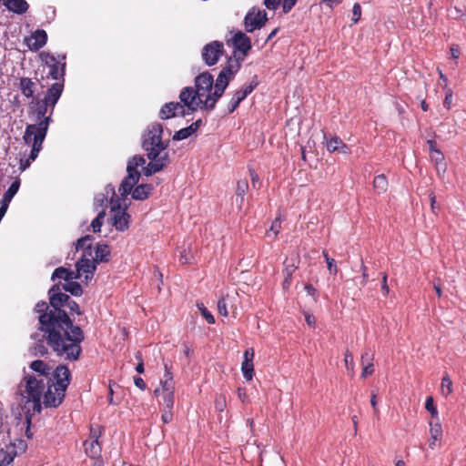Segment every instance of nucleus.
<instances>
[{
    "instance_id": "f257e3e1",
    "label": "nucleus",
    "mask_w": 466,
    "mask_h": 466,
    "mask_svg": "<svg viewBox=\"0 0 466 466\" xmlns=\"http://www.w3.org/2000/svg\"><path fill=\"white\" fill-rule=\"evenodd\" d=\"M30 369L36 374L25 375L21 381V387H25L21 407L28 426L33 416L41 412V398L46 408L58 407L71 380V372L66 365L60 364L53 370L44 360H36L30 363Z\"/></svg>"
},
{
    "instance_id": "f03ea898",
    "label": "nucleus",
    "mask_w": 466,
    "mask_h": 466,
    "mask_svg": "<svg viewBox=\"0 0 466 466\" xmlns=\"http://www.w3.org/2000/svg\"><path fill=\"white\" fill-rule=\"evenodd\" d=\"M35 311L39 314L38 329L53 352L65 360H78L85 339L81 327L74 324L65 309H58L46 301L37 302Z\"/></svg>"
},
{
    "instance_id": "7ed1b4c3",
    "label": "nucleus",
    "mask_w": 466,
    "mask_h": 466,
    "mask_svg": "<svg viewBox=\"0 0 466 466\" xmlns=\"http://www.w3.org/2000/svg\"><path fill=\"white\" fill-rule=\"evenodd\" d=\"M240 69L238 59L228 58L226 66L219 72L216 82L208 72L199 74L195 78V86H186L179 94V99L185 103L188 113L198 109L212 110L218 100L223 96L229 81Z\"/></svg>"
},
{
    "instance_id": "20e7f679",
    "label": "nucleus",
    "mask_w": 466,
    "mask_h": 466,
    "mask_svg": "<svg viewBox=\"0 0 466 466\" xmlns=\"http://www.w3.org/2000/svg\"><path fill=\"white\" fill-rule=\"evenodd\" d=\"M64 90L61 82L54 83L43 98H33L28 104L29 116H35V124H28L25 127L23 139L25 144H31L34 140L33 155L37 152L40 144L44 143L50 123L53 121L54 108Z\"/></svg>"
},
{
    "instance_id": "39448f33",
    "label": "nucleus",
    "mask_w": 466,
    "mask_h": 466,
    "mask_svg": "<svg viewBox=\"0 0 466 466\" xmlns=\"http://www.w3.org/2000/svg\"><path fill=\"white\" fill-rule=\"evenodd\" d=\"M150 162L145 166L146 159L140 155H136L130 158L127 165V176L122 180L118 191L122 197L130 194L134 186L138 182L141 173L138 167H142V172L146 177L152 176L167 167L170 163V158L164 157L149 159Z\"/></svg>"
},
{
    "instance_id": "423d86ee",
    "label": "nucleus",
    "mask_w": 466,
    "mask_h": 466,
    "mask_svg": "<svg viewBox=\"0 0 466 466\" xmlns=\"http://www.w3.org/2000/svg\"><path fill=\"white\" fill-rule=\"evenodd\" d=\"M163 126L157 122L149 125L144 132L142 137V147L147 152L148 159H154L156 157L160 158L165 156L166 158H169L167 151L169 140L163 139Z\"/></svg>"
},
{
    "instance_id": "0eeeda50",
    "label": "nucleus",
    "mask_w": 466,
    "mask_h": 466,
    "mask_svg": "<svg viewBox=\"0 0 466 466\" xmlns=\"http://www.w3.org/2000/svg\"><path fill=\"white\" fill-rule=\"evenodd\" d=\"M106 193L111 194L109 200L110 208L113 215V226L119 231H124L129 227L130 216L127 213L126 208L121 209L120 199L116 197L115 187L108 185L105 188Z\"/></svg>"
},
{
    "instance_id": "6e6552de",
    "label": "nucleus",
    "mask_w": 466,
    "mask_h": 466,
    "mask_svg": "<svg viewBox=\"0 0 466 466\" xmlns=\"http://www.w3.org/2000/svg\"><path fill=\"white\" fill-rule=\"evenodd\" d=\"M41 61L49 68L48 76L56 82H65V72H66V56H55L49 52H41L39 54Z\"/></svg>"
},
{
    "instance_id": "1a4fd4ad",
    "label": "nucleus",
    "mask_w": 466,
    "mask_h": 466,
    "mask_svg": "<svg viewBox=\"0 0 466 466\" xmlns=\"http://www.w3.org/2000/svg\"><path fill=\"white\" fill-rule=\"evenodd\" d=\"M50 304L52 307H57L58 309L67 308L71 313L82 315L78 304L73 300L67 294L61 292L59 284L53 285L48 290Z\"/></svg>"
},
{
    "instance_id": "9d476101",
    "label": "nucleus",
    "mask_w": 466,
    "mask_h": 466,
    "mask_svg": "<svg viewBox=\"0 0 466 466\" xmlns=\"http://www.w3.org/2000/svg\"><path fill=\"white\" fill-rule=\"evenodd\" d=\"M227 44L234 48V57L230 58L238 59L240 63L252 47L250 38L241 31L236 32Z\"/></svg>"
},
{
    "instance_id": "9b49d317",
    "label": "nucleus",
    "mask_w": 466,
    "mask_h": 466,
    "mask_svg": "<svg viewBox=\"0 0 466 466\" xmlns=\"http://www.w3.org/2000/svg\"><path fill=\"white\" fill-rule=\"evenodd\" d=\"M224 45L220 41H212L202 49V58L207 66L216 65L224 54Z\"/></svg>"
},
{
    "instance_id": "f8f14e48",
    "label": "nucleus",
    "mask_w": 466,
    "mask_h": 466,
    "mask_svg": "<svg viewBox=\"0 0 466 466\" xmlns=\"http://www.w3.org/2000/svg\"><path fill=\"white\" fill-rule=\"evenodd\" d=\"M258 86V81L255 76L252 81L239 90H237L232 96L228 104V113H233L239 106V104Z\"/></svg>"
},
{
    "instance_id": "ddd939ff",
    "label": "nucleus",
    "mask_w": 466,
    "mask_h": 466,
    "mask_svg": "<svg viewBox=\"0 0 466 466\" xmlns=\"http://www.w3.org/2000/svg\"><path fill=\"white\" fill-rule=\"evenodd\" d=\"M187 106L185 103L169 102L163 105L159 111V117L163 120L169 119L176 116H185L188 115Z\"/></svg>"
},
{
    "instance_id": "4468645a",
    "label": "nucleus",
    "mask_w": 466,
    "mask_h": 466,
    "mask_svg": "<svg viewBox=\"0 0 466 466\" xmlns=\"http://www.w3.org/2000/svg\"><path fill=\"white\" fill-rule=\"evenodd\" d=\"M267 13L265 11H250L244 18L245 30L248 33L263 27L267 22Z\"/></svg>"
},
{
    "instance_id": "2eb2a0df",
    "label": "nucleus",
    "mask_w": 466,
    "mask_h": 466,
    "mask_svg": "<svg viewBox=\"0 0 466 466\" xmlns=\"http://www.w3.org/2000/svg\"><path fill=\"white\" fill-rule=\"evenodd\" d=\"M96 264L97 263L93 259V255L91 257H85L82 255L81 258L76 264V276L80 278L83 274H85L86 280L91 279L96 269Z\"/></svg>"
},
{
    "instance_id": "dca6fc26",
    "label": "nucleus",
    "mask_w": 466,
    "mask_h": 466,
    "mask_svg": "<svg viewBox=\"0 0 466 466\" xmlns=\"http://www.w3.org/2000/svg\"><path fill=\"white\" fill-rule=\"evenodd\" d=\"M254 355L255 353L252 348L246 350L244 352V360L241 364V370L244 378L247 380H251L254 376Z\"/></svg>"
},
{
    "instance_id": "f3484780",
    "label": "nucleus",
    "mask_w": 466,
    "mask_h": 466,
    "mask_svg": "<svg viewBox=\"0 0 466 466\" xmlns=\"http://www.w3.org/2000/svg\"><path fill=\"white\" fill-rule=\"evenodd\" d=\"M47 42V34L44 29H36L27 39V46L31 51H38Z\"/></svg>"
},
{
    "instance_id": "a211bd4d",
    "label": "nucleus",
    "mask_w": 466,
    "mask_h": 466,
    "mask_svg": "<svg viewBox=\"0 0 466 466\" xmlns=\"http://www.w3.org/2000/svg\"><path fill=\"white\" fill-rule=\"evenodd\" d=\"M374 354L369 350L362 352L360 357V363L362 366L361 378L366 379L367 377L374 373Z\"/></svg>"
},
{
    "instance_id": "6ab92c4d",
    "label": "nucleus",
    "mask_w": 466,
    "mask_h": 466,
    "mask_svg": "<svg viewBox=\"0 0 466 466\" xmlns=\"http://www.w3.org/2000/svg\"><path fill=\"white\" fill-rule=\"evenodd\" d=\"M84 451L90 459L96 460L101 458L102 444L100 441L86 440L83 442Z\"/></svg>"
},
{
    "instance_id": "aec40b11",
    "label": "nucleus",
    "mask_w": 466,
    "mask_h": 466,
    "mask_svg": "<svg viewBox=\"0 0 466 466\" xmlns=\"http://www.w3.org/2000/svg\"><path fill=\"white\" fill-rule=\"evenodd\" d=\"M165 373L163 379L160 381L161 393L174 392L175 382L173 380V374L171 372V365L167 362L164 363Z\"/></svg>"
},
{
    "instance_id": "412c9836",
    "label": "nucleus",
    "mask_w": 466,
    "mask_h": 466,
    "mask_svg": "<svg viewBox=\"0 0 466 466\" xmlns=\"http://www.w3.org/2000/svg\"><path fill=\"white\" fill-rule=\"evenodd\" d=\"M2 2L8 11L16 15H24L29 9V5L25 0H2Z\"/></svg>"
},
{
    "instance_id": "4be33fe9",
    "label": "nucleus",
    "mask_w": 466,
    "mask_h": 466,
    "mask_svg": "<svg viewBox=\"0 0 466 466\" xmlns=\"http://www.w3.org/2000/svg\"><path fill=\"white\" fill-rule=\"evenodd\" d=\"M19 88L22 95L26 98H31V100L35 97V92L36 88V83L34 82L29 77H21L19 81Z\"/></svg>"
},
{
    "instance_id": "5701e85b",
    "label": "nucleus",
    "mask_w": 466,
    "mask_h": 466,
    "mask_svg": "<svg viewBox=\"0 0 466 466\" xmlns=\"http://www.w3.org/2000/svg\"><path fill=\"white\" fill-rule=\"evenodd\" d=\"M430 435L429 447L433 450L436 447V442L442 438V427L439 420L430 422Z\"/></svg>"
},
{
    "instance_id": "b1692460",
    "label": "nucleus",
    "mask_w": 466,
    "mask_h": 466,
    "mask_svg": "<svg viewBox=\"0 0 466 466\" xmlns=\"http://www.w3.org/2000/svg\"><path fill=\"white\" fill-rule=\"evenodd\" d=\"M94 238L90 235H86L77 239L76 243V250H83V254L85 257H91L93 254L92 251V244Z\"/></svg>"
},
{
    "instance_id": "393cba45",
    "label": "nucleus",
    "mask_w": 466,
    "mask_h": 466,
    "mask_svg": "<svg viewBox=\"0 0 466 466\" xmlns=\"http://www.w3.org/2000/svg\"><path fill=\"white\" fill-rule=\"evenodd\" d=\"M153 190L151 184H140L137 185L134 189L132 188V198L136 200H145L148 198Z\"/></svg>"
},
{
    "instance_id": "a878e982",
    "label": "nucleus",
    "mask_w": 466,
    "mask_h": 466,
    "mask_svg": "<svg viewBox=\"0 0 466 466\" xmlns=\"http://www.w3.org/2000/svg\"><path fill=\"white\" fill-rule=\"evenodd\" d=\"M110 248L106 244H97L95 248V256L93 259L96 262H107L110 257Z\"/></svg>"
},
{
    "instance_id": "bb28decb",
    "label": "nucleus",
    "mask_w": 466,
    "mask_h": 466,
    "mask_svg": "<svg viewBox=\"0 0 466 466\" xmlns=\"http://www.w3.org/2000/svg\"><path fill=\"white\" fill-rule=\"evenodd\" d=\"M16 452L14 447H5L0 449V466L9 465L15 459Z\"/></svg>"
},
{
    "instance_id": "cd10ccee",
    "label": "nucleus",
    "mask_w": 466,
    "mask_h": 466,
    "mask_svg": "<svg viewBox=\"0 0 466 466\" xmlns=\"http://www.w3.org/2000/svg\"><path fill=\"white\" fill-rule=\"evenodd\" d=\"M51 279L53 280H55L56 279H61L66 281H69L74 279H77V276H76V273L74 271L67 269L64 267H59L54 270Z\"/></svg>"
},
{
    "instance_id": "c85d7f7f",
    "label": "nucleus",
    "mask_w": 466,
    "mask_h": 466,
    "mask_svg": "<svg viewBox=\"0 0 466 466\" xmlns=\"http://www.w3.org/2000/svg\"><path fill=\"white\" fill-rule=\"evenodd\" d=\"M61 287V291L65 290L71 293L73 296H81L83 289L78 282L69 280L66 283H58Z\"/></svg>"
},
{
    "instance_id": "c756f323",
    "label": "nucleus",
    "mask_w": 466,
    "mask_h": 466,
    "mask_svg": "<svg viewBox=\"0 0 466 466\" xmlns=\"http://www.w3.org/2000/svg\"><path fill=\"white\" fill-rule=\"evenodd\" d=\"M285 268L282 270L284 280L282 283L284 289H289L291 285L292 275L295 272L297 267L294 264L287 265L286 261L284 262Z\"/></svg>"
},
{
    "instance_id": "7c9ffc66",
    "label": "nucleus",
    "mask_w": 466,
    "mask_h": 466,
    "mask_svg": "<svg viewBox=\"0 0 466 466\" xmlns=\"http://www.w3.org/2000/svg\"><path fill=\"white\" fill-rule=\"evenodd\" d=\"M20 183H21L20 178L16 177L15 179V181L10 185L8 189L4 193V196H3V198H2L3 200H5V202H8V203L11 202V200L13 199L15 195L19 190Z\"/></svg>"
},
{
    "instance_id": "2f4dec72",
    "label": "nucleus",
    "mask_w": 466,
    "mask_h": 466,
    "mask_svg": "<svg viewBox=\"0 0 466 466\" xmlns=\"http://www.w3.org/2000/svg\"><path fill=\"white\" fill-rule=\"evenodd\" d=\"M248 190V182L246 178L239 179L237 181L236 186V196L237 199L239 198V205L241 206L244 202V196Z\"/></svg>"
},
{
    "instance_id": "473e14b6",
    "label": "nucleus",
    "mask_w": 466,
    "mask_h": 466,
    "mask_svg": "<svg viewBox=\"0 0 466 466\" xmlns=\"http://www.w3.org/2000/svg\"><path fill=\"white\" fill-rule=\"evenodd\" d=\"M373 187L379 193L386 192L388 188V179L385 175H378L373 179Z\"/></svg>"
},
{
    "instance_id": "72a5a7b5",
    "label": "nucleus",
    "mask_w": 466,
    "mask_h": 466,
    "mask_svg": "<svg viewBox=\"0 0 466 466\" xmlns=\"http://www.w3.org/2000/svg\"><path fill=\"white\" fill-rule=\"evenodd\" d=\"M441 394L445 397L449 396L453 391L452 381L450 375L447 372L444 373L441 379Z\"/></svg>"
},
{
    "instance_id": "f704fd0d",
    "label": "nucleus",
    "mask_w": 466,
    "mask_h": 466,
    "mask_svg": "<svg viewBox=\"0 0 466 466\" xmlns=\"http://www.w3.org/2000/svg\"><path fill=\"white\" fill-rule=\"evenodd\" d=\"M104 434V427L100 424H90L89 426V435L87 440L92 441H100L101 437Z\"/></svg>"
},
{
    "instance_id": "c9c22d12",
    "label": "nucleus",
    "mask_w": 466,
    "mask_h": 466,
    "mask_svg": "<svg viewBox=\"0 0 466 466\" xmlns=\"http://www.w3.org/2000/svg\"><path fill=\"white\" fill-rule=\"evenodd\" d=\"M29 145L32 147V149H31L28 158L25 160L21 159V162H20V168L22 171H24L25 168H27L30 166L31 162L34 161L37 157L39 152L42 150L43 144H40L37 152H35V155H33L34 140H31V144H29Z\"/></svg>"
},
{
    "instance_id": "e433bc0d",
    "label": "nucleus",
    "mask_w": 466,
    "mask_h": 466,
    "mask_svg": "<svg viewBox=\"0 0 466 466\" xmlns=\"http://www.w3.org/2000/svg\"><path fill=\"white\" fill-rule=\"evenodd\" d=\"M105 217H106V211L103 209V210L99 211L97 216L92 220L91 228L95 233L101 231V227L103 225Z\"/></svg>"
},
{
    "instance_id": "4c0bfd02",
    "label": "nucleus",
    "mask_w": 466,
    "mask_h": 466,
    "mask_svg": "<svg viewBox=\"0 0 466 466\" xmlns=\"http://www.w3.org/2000/svg\"><path fill=\"white\" fill-rule=\"evenodd\" d=\"M344 363H345L346 370L350 373V377H353L354 373H355V371H354V360H353V356H352L351 352L349 350H347L345 351V354H344Z\"/></svg>"
},
{
    "instance_id": "58836bf2",
    "label": "nucleus",
    "mask_w": 466,
    "mask_h": 466,
    "mask_svg": "<svg viewBox=\"0 0 466 466\" xmlns=\"http://www.w3.org/2000/svg\"><path fill=\"white\" fill-rule=\"evenodd\" d=\"M343 141L341 138H339V137H334L327 140L326 147L328 151L334 153L338 151V149L341 147Z\"/></svg>"
},
{
    "instance_id": "ea45409f",
    "label": "nucleus",
    "mask_w": 466,
    "mask_h": 466,
    "mask_svg": "<svg viewBox=\"0 0 466 466\" xmlns=\"http://www.w3.org/2000/svg\"><path fill=\"white\" fill-rule=\"evenodd\" d=\"M192 129L193 128L189 127V126L181 128L180 130L175 132V134L173 135V140L179 141L189 137L192 134H194Z\"/></svg>"
},
{
    "instance_id": "a19ab883",
    "label": "nucleus",
    "mask_w": 466,
    "mask_h": 466,
    "mask_svg": "<svg viewBox=\"0 0 466 466\" xmlns=\"http://www.w3.org/2000/svg\"><path fill=\"white\" fill-rule=\"evenodd\" d=\"M198 309L200 311V314L202 317L207 320L208 324H214L215 323V318L211 314L210 311L206 308V306L203 303H198L197 304Z\"/></svg>"
},
{
    "instance_id": "79ce46f5",
    "label": "nucleus",
    "mask_w": 466,
    "mask_h": 466,
    "mask_svg": "<svg viewBox=\"0 0 466 466\" xmlns=\"http://www.w3.org/2000/svg\"><path fill=\"white\" fill-rule=\"evenodd\" d=\"M425 409L431 413L433 419H438V410L434 405V400L431 396L426 399Z\"/></svg>"
},
{
    "instance_id": "37998d69",
    "label": "nucleus",
    "mask_w": 466,
    "mask_h": 466,
    "mask_svg": "<svg viewBox=\"0 0 466 466\" xmlns=\"http://www.w3.org/2000/svg\"><path fill=\"white\" fill-rule=\"evenodd\" d=\"M164 409L172 410L174 407V392L162 393Z\"/></svg>"
},
{
    "instance_id": "c03bdc74",
    "label": "nucleus",
    "mask_w": 466,
    "mask_h": 466,
    "mask_svg": "<svg viewBox=\"0 0 466 466\" xmlns=\"http://www.w3.org/2000/svg\"><path fill=\"white\" fill-rule=\"evenodd\" d=\"M322 255L327 262V266H328V269L330 271V272H333V274H337L338 272V268L336 266V262L333 258H329V254H328V251L327 250H323L322 251Z\"/></svg>"
},
{
    "instance_id": "a18cd8bd",
    "label": "nucleus",
    "mask_w": 466,
    "mask_h": 466,
    "mask_svg": "<svg viewBox=\"0 0 466 466\" xmlns=\"http://www.w3.org/2000/svg\"><path fill=\"white\" fill-rule=\"evenodd\" d=\"M228 299V296L222 297L218 301V310L219 314L224 317H227L228 315V303H227Z\"/></svg>"
},
{
    "instance_id": "49530a36",
    "label": "nucleus",
    "mask_w": 466,
    "mask_h": 466,
    "mask_svg": "<svg viewBox=\"0 0 466 466\" xmlns=\"http://www.w3.org/2000/svg\"><path fill=\"white\" fill-rule=\"evenodd\" d=\"M361 16V6L359 3H355L352 7L351 21L356 24L360 21Z\"/></svg>"
},
{
    "instance_id": "de8ad7c7",
    "label": "nucleus",
    "mask_w": 466,
    "mask_h": 466,
    "mask_svg": "<svg viewBox=\"0 0 466 466\" xmlns=\"http://www.w3.org/2000/svg\"><path fill=\"white\" fill-rule=\"evenodd\" d=\"M452 96H453L452 90L451 88H446L445 89V98L443 100V106L448 110L451 109V103H452Z\"/></svg>"
},
{
    "instance_id": "09e8293b",
    "label": "nucleus",
    "mask_w": 466,
    "mask_h": 466,
    "mask_svg": "<svg viewBox=\"0 0 466 466\" xmlns=\"http://www.w3.org/2000/svg\"><path fill=\"white\" fill-rule=\"evenodd\" d=\"M248 172H249L252 187L254 188H259L260 182H259L258 175L253 168H249Z\"/></svg>"
},
{
    "instance_id": "8fccbe9b",
    "label": "nucleus",
    "mask_w": 466,
    "mask_h": 466,
    "mask_svg": "<svg viewBox=\"0 0 466 466\" xmlns=\"http://www.w3.org/2000/svg\"><path fill=\"white\" fill-rule=\"evenodd\" d=\"M431 158L436 163L441 164L444 160V156L440 149H434V152L431 153Z\"/></svg>"
},
{
    "instance_id": "3c124183",
    "label": "nucleus",
    "mask_w": 466,
    "mask_h": 466,
    "mask_svg": "<svg viewBox=\"0 0 466 466\" xmlns=\"http://www.w3.org/2000/svg\"><path fill=\"white\" fill-rule=\"evenodd\" d=\"M108 195L109 194H107V193H106V195H105V194L96 195L95 198V204L97 207H103L104 205H106L108 202V199H107Z\"/></svg>"
},
{
    "instance_id": "603ef678",
    "label": "nucleus",
    "mask_w": 466,
    "mask_h": 466,
    "mask_svg": "<svg viewBox=\"0 0 466 466\" xmlns=\"http://www.w3.org/2000/svg\"><path fill=\"white\" fill-rule=\"evenodd\" d=\"M280 224H281L280 220L279 218H275V220L272 222V224L270 226V228H269V231L268 232V234L269 235L270 232H273L274 238H276L279 232Z\"/></svg>"
},
{
    "instance_id": "864d4df0",
    "label": "nucleus",
    "mask_w": 466,
    "mask_h": 466,
    "mask_svg": "<svg viewBox=\"0 0 466 466\" xmlns=\"http://www.w3.org/2000/svg\"><path fill=\"white\" fill-rule=\"evenodd\" d=\"M136 359L138 360V363L137 365L136 366V370L137 373H143L144 370H145V368H144V361H143V359H142V354L141 352L137 351L136 353Z\"/></svg>"
},
{
    "instance_id": "5fc2aeb1",
    "label": "nucleus",
    "mask_w": 466,
    "mask_h": 466,
    "mask_svg": "<svg viewBox=\"0 0 466 466\" xmlns=\"http://www.w3.org/2000/svg\"><path fill=\"white\" fill-rule=\"evenodd\" d=\"M297 1L298 0H283V2H282L283 13H285V14L289 13L293 8V6L297 3Z\"/></svg>"
},
{
    "instance_id": "6e6d98bb",
    "label": "nucleus",
    "mask_w": 466,
    "mask_h": 466,
    "mask_svg": "<svg viewBox=\"0 0 466 466\" xmlns=\"http://www.w3.org/2000/svg\"><path fill=\"white\" fill-rule=\"evenodd\" d=\"M388 275L386 272L381 273V289L384 293V296H388L390 292V289L387 283Z\"/></svg>"
},
{
    "instance_id": "4d7b16f0",
    "label": "nucleus",
    "mask_w": 466,
    "mask_h": 466,
    "mask_svg": "<svg viewBox=\"0 0 466 466\" xmlns=\"http://www.w3.org/2000/svg\"><path fill=\"white\" fill-rule=\"evenodd\" d=\"M161 420L165 424L169 423L173 420L172 410L164 409Z\"/></svg>"
},
{
    "instance_id": "13d9d810",
    "label": "nucleus",
    "mask_w": 466,
    "mask_h": 466,
    "mask_svg": "<svg viewBox=\"0 0 466 466\" xmlns=\"http://www.w3.org/2000/svg\"><path fill=\"white\" fill-rule=\"evenodd\" d=\"M280 3L281 0H264L265 6L269 10H276Z\"/></svg>"
},
{
    "instance_id": "bf43d9fd",
    "label": "nucleus",
    "mask_w": 466,
    "mask_h": 466,
    "mask_svg": "<svg viewBox=\"0 0 466 466\" xmlns=\"http://www.w3.org/2000/svg\"><path fill=\"white\" fill-rule=\"evenodd\" d=\"M360 270L362 273L361 285L365 286L369 281V274H368V268L365 266V264L363 263L362 260H361V265H360Z\"/></svg>"
},
{
    "instance_id": "052dcab7",
    "label": "nucleus",
    "mask_w": 466,
    "mask_h": 466,
    "mask_svg": "<svg viewBox=\"0 0 466 466\" xmlns=\"http://www.w3.org/2000/svg\"><path fill=\"white\" fill-rule=\"evenodd\" d=\"M431 208L434 214H437L440 210V206L437 205L436 197L433 192L430 194Z\"/></svg>"
},
{
    "instance_id": "680f3d73",
    "label": "nucleus",
    "mask_w": 466,
    "mask_h": 466,
    "mask_svg": "<svg viewBox=\"0 0 466 466\" xmlns=\"http://www.w3.org/2000/svg\"><path fill=\"white\" fill-rule=\"evenodd\" d=\"M305 290H306L308 295L313 297L314 299L317 300L318 291H317V289L311 284H306L305 285Z\"/></svg>"
},
{
    "instance_id": "e2e57ef3",
    "label": "nucleus",
    "mask_w": 466,
    "mask_h": 466,
    "mask_svg": "<svg viewBox=\"0 0 466 466\" xmlns=\"http://www.w3.org/2000/svg\"><path fill=\"white\" fill-rule=\"evenodd\" d=\"M34 350H35V355L44 356V355L47 354V349L43 344L35 345V348H34Z\"/></svg>"
},
{
    "instance_id": "0e129e2a",
    "label": "nucleus",
    "mask_w": 466,
    "mask_h": 466,
    "mask_svg": "<svg viewBox=\"0 0 466 466\" xmlns=\"http://www.w3.org/2000/svg\"><path fill=\"white\" fill-rule=\"evenodd\" d=\"M304 316H305V320L307 322V324L311 327V328H315V325H316V318L314 317V315L309 313V312H305L304 313Z\"/></svg>"
},
{
    "instance_id": "69168bd1",
    "label": "nucleus",
    "mask_w": 466,
    "mask_h": 466,
    "mask_svg": "<svg viewBox=\"0 0 466 466\" xmlns=\"http://www.w3.org/2000/svg\"><path fill=\"white\" fill-rule=\"evenodd\" d=\"M134 383L136 387H137L141 390H145L147 389V384L141 377H135Z\"/></svg>"
},
{
    "instance_id": "338daca9",
    "label": "nucleus",
    "mask_w": 466,
    "mask_h": 466,
    "mask_svg": "<svg viewBox=\"0 0 466 466\" xmlns=\"http://www.w3.org/2000/svg\"><path fill=\"white\" fill-rule=\"evenodd\" d=\"M342 0H321V4H324L326 6L329 8H333L339 5Z\"/></svg>"
},
{
    "instance_id": "774afa93",
    "label": "nucleus",
    "mask_w": 466,
    "mask_h": 466,
    "mask_svg": "<svg viewBox=\"0 0 466 466\" xmlns=\"http://www.w3.org/2000/svg\"><path fill=\"white\" fill-rule=\"evenodd\" d=\"M237 393H238V397L239 398V400L242 401V402H245L246 400L248 399V395L246 393V390L245 389L243 388H238L237 390Z\"/></svg>"
}]
</instances>
